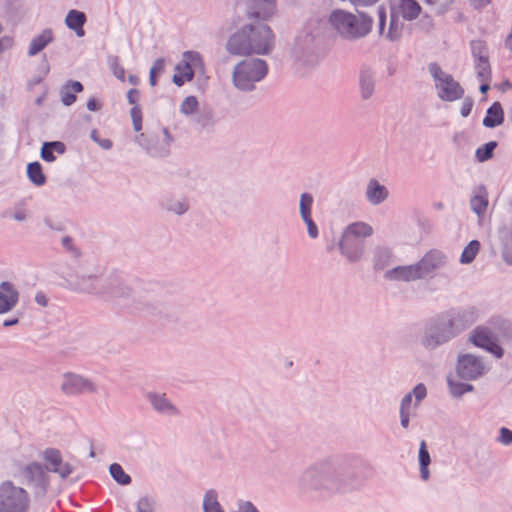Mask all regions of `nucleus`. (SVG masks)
<instances>
[{
    "mask_svg": "<svg viewBox=\"0 0 512 512\" xmlns=\"http://www.w3.org/2000/svg\"><path fill=\"white\" fill-rule=\"evenodd\" d=\"M428 71L433 79L436 95L441 101L454 102L464 97L465 90L462 85L438 63H430Z\"/></svg>",
    "mask_w": 512,
    "mask_h": 512,
    "instance_id": "obj_7",
    "label": "nucleus"
},
{
    "mask_svg": "<svg viewBox=\"0 0 512 512\" xmlns=\"http://www.w3.org/2000/svg\"><path fill=\"white\" fill-rule=\"evenodd\" d=\"M373 234V228L364 222H355L346 227L339 242V249L348 261H359L364 253V238Z\"/></svg>",
    "mask_w": 512,
    "mask_h": 512,
    "instance_id": "obj_6",
    "label": "nucleus"
},
{
    "mask_svg": "<svg viewBox=\"0 0 512 512\" xmlns=\"http://www.w3.org/2000/svg\"><path fill=\"white\" fill-rule=\"evenodd\" d=\"M87 21L86 14L82 11L71 9L65 17L66 26L75 32L78 37L85 35L84 24Z\"/></svg>",
    "mask_w": 512,
    "mask_h": 512,
    "instance_id": "obj_23",
    "label": "nucleus"
},
{
    "mask_svg": "<svg viewBox=\"0 0 512 512\" xmlns=\"http://www.w3.org/2000/svg\"><path fill=\"white\" fill-rule=\"evenodd\" d=\"M165 68V60L163 58H158L154 61L150 71H153L155 74H160L164 71Z\"/></svg>",
    "mask_w": 512,
    "mask_h": 512,
    "instance_id": "obj_57",
    "label": "nucleus"
},
{
    "mask_svg": "<svg viewBox=\"0 0 512 512\" xmlns=\"http://www.w3.org/2000/svg\"><path fill=\"white\" fill-rule=\"evenodd\" d=\"M411 403H412V395L411 394H407L402 399V402H401L400 418H401V425L404 428H407L409 425V410L411 407Z\"/></svg>",
    "mask_w": 512,
    "mask_h": 512,
    "instance_id": "obj_39",
    "label": "nucleus"
},
{
    "mask_svg": "<svg viewBox=\"0 0 512 512\" xmlns=\"http://www.w3.org/2000/svg\"><path fill=\"white\" fill-rule=\"evenodd\" d=\"M453 331L446 314L437 315L427 321L421 343L426 349L434 350L455 338Z\"/></svg>",
    "mask_w": 512,
    "mask_h": 512,
    "instance_id": "obj_8",
    "label": "nucleus"
},
{
    "mask_svg": "<svg viewBox=\"0 0 512 512\" xmlns=\"http://www.w3.org/2000/svg\"><path fill=\"white\" fill-rule=\"evenodd\" d=\"M413 395L415 396L417 402H420L426 396L425 386H415Z\"/></svg>",
    "mask_w": 512,
    "mask_h": 512,
    "instance_id": "obj_63",
    "label": "nucleus"
},
{
    "mask_svg": "<svg viewBox=\"0 0 512 512\" xmlns=\"http://www.w3.org/2000/svg\"><path fill=\"white\" fill-rule=\"evenodd\" d=\"M268 64L260 58L245 59L238 62L232 72V82L235 88L243 92L255 89V84L265 78Z\"/></svg>",
    "mask_w": 512,
    "mask_h": 512,
    "instance_id": "obj_5",
    "label": "nucleus"
},
{
    "mask_svg": "<svg viewBox=\"0 0 512 512\" xmlns=\"http://www.w3.org/2000/svg\"><path fill=\"white\" fill-rule=\"evenodd\" d=\"M43 223L50 230H54V231H63L64 230V227L60 222H56L50 217H45L43 219Z\"/></svg>",
    "mask_w": 512,
    "mask_h": 512,
    "instance_id": "obj_53",
    "label": "nucleus"
},
{
    "mask_svg": "<svg viewBox=\"0 0 512 512\" xmlns=\"http://www.w3.org/2000/svg\"><path fill=\"white\" fill-rule=\"evenodd\" d=\"M360 19L354 14L335 9L329 16L331 27L344 39L356 40L366 36L372 28L373 20L365 13H360Z\"/></svg>",
    "mask_w": 512,
    "mask_h": 512,
    "instance_id": "obj_4",
    "label": "nucleus"
},
{
    "mask_svg": "<svg viewBox=\"0 0 512 512\" xmlns=\"http://www.w3.org/2000/svg\"><path fill=\"white\" fill-rule=\"evenodd\" d=\"M44 475L45 469L40 463H30L23 469V476L29 482L40 480Z\"/></svg>",
    "mask_w": 512,
    "mask_h": 512,
    "instance_id": "obj_32",
    "label": "nucleus"
},
{
    "mask_svg": "<svg viewBox=\"0 0 512 512\" xmlns=\"http://www.w3.org/2000/svg\"><path fill=\"white\" fill-rule=\"evenodd\" d=\"M471 210L478 216L480 219V193L475 189L473 190V195L470 199Z\"/></svg>",
    "mask_w": 512,
    "mask_h": 512,
    "instance_id": "obj_48",
    "label": "nucleus"
},
{
    "mask_svg": "<svg viewBox=\"0 0 512 512\" xmlns=\"http://www.w3.org/2000/svg\"><path fill=\"white\" fill-rule=\"evenodd\" d=\"M192 121L202 131L211 132L216 124L215 113L212 108L204 106L192 117Z\"/></svg>",
    "mask_w": 512,
    "mask_h": 512,
    "instance_id": "obj_22",
    "label": "nucleus"
},
{
    "mask_svg": "<svg viewBox=\"0 0 512 512\" xmlns=\"http://www.w3.org/2000/svg\"><path fill=\"white\" fill-rule=\"evenodd\" d=\"M275 11V0H247L248 18L267 20Z\"/></svg>",
    "mask_w": 512,
    "mask_h": 512,
    "instance_id": "obj_17",
    "label": "nucleus"
},
{
    "mask_svg": "<svg viewBox=\"0 0 512 512\" xmlns=\"http://www.w3.org/2000/svg\"><path fill=\"white\" fill-rule=\"evenodd\" d=\"M176 73L172 77L173 83L181 87L186 81L194 78L195 71L204 73L205 64L201 54L197 51H185L182 54V60L175 67Z\"/></svg>",
    "mask_w": 512,
    "mask_h": 512,
    "instance_id": "obj_11",
    "label": "nucleus"
},
{
    "mask_svg": "<svg viewBox=\"0 0 512 512\" xmlns=\"http://www.w3.org/2000/svg\"><path fill=\"white\" fill-rule=\"evenodd\" d=\"M504 122V111L499 102H494L486 112V116L482 120V125L488 128H494Z\"/></svg>",
    "mask_w": 512,
    "mask_h": 512,
    "instance_id": "obj_25",
    "label": "nucleus"
},
{
    "mask_svg": "<svg viewBox=\"0 0 512 512\" xmlns=\"http://www.w3.org/2000/svg\"><path fill=\"white\" fill-rule=\"evenodd\" d=\"M111 476L121 485H127L131 482V478L125 473L121 465L114 463L110 466Z\"/></svg>",
    "mask_w": 512,
    "mask_h": 512,
    "instance_id": "obj_37",
    "label": "nucleus"
},
{
    "mask_svg": "<svg viewBox=\"0 0 512 512\" xmlns=\"http://www.w3.org/2000/svg\"><path fill=\"white\" fill-rule=\"evenodd\" d=\"M419 24L422 29L429 31L433 27V20L430 16L425 15L420 19Z\"/></svg>",
    "mask_w": 512,
    "mask_h": 512,
    "instance_id": "obj_61",
    "label": "nucleus"
},
{
    "mask_svg": "<svg viewBox=\"0 0 512 512\" xmlns=\"http://www.w3.org/2000/svg\"><path fill=\"white\" fill-rule=\"evenodd\" d=\"M199 103L195 96H187L180 105V112L185 116L193 117L199 111Z\"/></svg>",
    "mask_w": 512,
    "mask_h": 512,
    "instance_id": "obj_34",
    "label": "nucleus"
},
{
    "mask_svg": "<svg viewBox=\"0 0 512 512\" xmlns=\"http://www.w3.org/2000/svg\"><path fill=\"white\" fill-rule=\"evenodd\" d=\"M377 14H378V18H379V32L383 33V29L385 27V22H386V11H385V8L378 7Z\"/></svg>",
    "mask_w": 512,
    "mask_h": 512,
    "instance_id": "obj_58",
    "label": "nucleus"
},
{
    "mask_svg": "<svg viewBox=\"0 0 512 512\" xmlns=\"http://www.w3.org/2000/svg\"><path fill=\"white\" fill-rule=\"evenodd\" d=\"M239 512H259L251 502H243L239 505Z\"/></svg>",
    "mask_w": 512,
    "mask_h": 512,
    "instance_id": "obj_64",
    "label": "nucleus"
},
{
    "mask_svg": "<svg viewBox=\"0 0 512 512\" xmlns=\"http://www.w3.org/2000/svg\"><path fill=\"white\" fill-rule=\"evenodd\" d=\"M61 101L65 106H70L76 101V95L66 86L61 91Z\"/></svg>",
    "mask_w": 512,
    "mask_h": 512,
    "instance_id": "obj_43",
    "label": "nucleus"
},
{
    "mask_svg": "<svg viewBox=\"0 0 512 512\" xmlns=\"http://www.w3.org/2000/svg\"><path fill=\"white\" fill-rule=\"evenodd\" d=\"M137 512H153V503L148 498H142L137 505Z\"/></svg>",
    "mask_w": 512,
    "mask_h": 512,
    "instance_id": "obj_51",
    "label": "nucleus"
},
{
    "mask_svg": "<svg viewBox=\"0 0 512 512\" xmlns=\"http://www.w3.org/2000/svg\"><path fill=\"white\" fill-rule=\"evenodd\" d=\"M294 58L304 65H312L317 61L315 55L314 37L306 33L296 38L292 49Z\"/></svg>",
    "mask_w": 512,
    "mask_h": 512,
    "instance_id": "obj_14",
    "label": "nucleus"
},
{
    "mask_svg": "<svg viewBox=\"0 0 512 512\" xmlns=\"http://www.w3.org/2000/svg\"><path fill=\"white\" fill-rule=\"evenodd\" d=\"M359 90L362 100H369L375 93L376 72L368 65H362L359 70Z\"/></svg>",
    "mask_w": 512,
    "mask_h": 512,
    "instance_id": "obj_16",
    "label": "nucleus"
},
{
    "mask_svg": "<svg viewBox=\"0 0 512 512\" xmlns=\"http://www.w3.org/2000/svg\"><path fill=\"white\" fill-rule=\"evenodd\" d=\"M479 251L480 242L478 240L470 241L469 244L463 249L459 262L464 265L472 263Z\"/></svg>",
    "mask_w": 512,
    "mask_h": 512,
    "instance_id": "obj_31",
    "label": "nucleus"
},
{
    "mask_svg": "<svg viewBox=\"0 0 512 512\" xmlns=\"http://www.w3.org/2000/svg\"><path fill=\"white\" fill-rule=\"evenodd\" d=\"M500 19L499 12L494 6H487L482 9V21H484V27H482V33L492 32Z\"/></svg>",
    "mask_w": 512,
    "mask_h": 512,
    "instance_id": "obj_26",
    "label": "nucleus"
},
{
    "mask_svg": "<svg viewBox=\"0 0 512 512\" xmlns=\"http://www.w3.org/2000/svg\"><path fill=\"white\" fill-rule=\"evenodd\" d=\"M419 463H420V473L421 477L424 480L429 478V469L428 466L430 464V455L427 450L426 442L423 440L420 443L419 448Z\"/></svg>",
    "mask_w": 512,
    "mask_h": 512,
    "instance_id": "obj_33",
    "label": "nucleus"
},
{
    "mask_svg": "<svg viewBox=\"0 0 512 512\" xmlns=\"http://www.w3.org/2000/svg\"><path fill=\"white\" fill-rule=\"evenodd\" d=\"M275 47L272 29L263 23L245 24L232 33L225 44L233 56L268 55Z\"/></svg>",
    "mask_w": 512,
    "mask_h": 512,
    "instance_id": "obj_2",
    "label": "nucleus"
},
{
    "mask_svg": "<svg viewBox=\"0 0 512 512\" xmlns=\"http://www.w3.org/2000/svg\"><path fill=\"white\" fill-rule=\"evenodd\" d=\"M44 459L48 464H50L51 470L58 473L62 478L68 477L73 471V468L69 463L62 461L59 450H45Z\"/></svg>",
    "mask_w": 512,
    "mask_h": 512,
    "instance_id": "obj_21",
    "label": "nucleus"
},
{
    "mask_svg": "<svg viewBox=\"0 0 512 512\" xmlns=\"http://www.w3.org/2000/svg\"><path fill=\"white\" fill-rule=\"evenodd\" d=\"M365 196L367 201L373 205L377 206L386 201L389 197L388 188L381 184L377 179L371 178L368 181Z\"/></svg>",
    "mask_w": 512,
    "mask_h": 512,
    "instance_id": "obj_20",
    "label": "nucleus"
},
{
    "mask_svg": "<svg viewBox=\"0 0 512 512\" xmlns=\"http://www.w3.org/2000/svg\"><path fill=\"white\" fill-rule=\"evenodd\" d=\"M471 45H472V53H473L474 61H475L476 74L478 77H480V51H477L475 41H472Z\"/></svg>",
    "mask_w": 512,
    "mask_h": 512,
    "instance_id": "obj_55",
    "label": "nucleus"
},
{
    "mask_svg": "<svg viewBox=\"0 0 512 512\" xmlns=\"http://www.w3.org/2000/svg\"><path fill=\"white\" fill-rule=\"evenodd\" d=\"M65 86L68 87L73 93H79L83 91V85L79 81L70 80Z\"/></svg>",
    "mask_w": 512,
    "mask_h": 512,
    "instance_id": "obj_62",
    "label": "nucleus"
},
{
    "mask_svg": "<svg viewBox=\"0 0 512 512\" xmlns=\"http://www.w3.org/2000/svg\"><path fill=\"white\" fill-rule=\"evenodd\" d=\"M61 244H62L64 249H66L67 251L71 252L75 257H77L79 255L78 249H76L74 247L73 238L72 237L64 236L61 239Z\"/></svg>",
    "mask_w": 512,
    "mask_h": 512,
    "instance_id": "obj_49",
    "label": "nucleus"
},
{
    "mask_svg": "<svg viewBox=\"0 0 512 512\" xmlns=\"http://www.w3.org/2000/svg\"><path fill=\"white\" fill-rule=\"evenodd\" d=\"M392 251L387 247H376L374 250L373 266L375 270H382L389 265Z\"/></svg>",
    "mask_w": 512,
    "mask_h": 512,
    "instance_id": "obj_29",
    "label": "nucleus"
},
{
    "mask_svg": "<svg viewBox=\"0 0 512 512\" xmlns=\"http://www.w3.org/2000/svg\"><path fill=\"white\" fill-rule=\"evenodd\" d=\"M503 259L506 263L512 265V245L505 244L503 247Z\"/></svg>",
    "mask_w": 512,
    "mask_h": 512,
    "instance_id": "obj_59",
    "label": "nucleus"
},
{
    "mask_svg": "<svg viewBox=\"0 0 512 512\" xmlns=\"http://www.w3.org/2000/svg\"><path fill=\"white\" fill-rule=\"evenodd\" d=\"M469 341L476 347H480V326L474 328Z\"/></svg>",
    "mask_w": 512,
    "mask_h": 512,
    "instance_id": "obj_60",
    "label": "nucleus"
},
{
    "mask_svg": "<svg viewBox=\"0 0 512 512\" xmlns=\"http://www.w3.org/2000/svg\"><path fill=\"white\" fill-rule=\"evenodd\" d=\"M150 399L154 408L160 412H170L174 409L164 395H150Z\"/></svg>",
    "mask_w": 512,
    "mask_h": 512,
    "instance_id": "obj_40",
    "label": "nucleus"
},
{
    "mask_svg": "<svg viewBox=\"0 0 512 512\" xmlns=\"http://www.w3.org/2000/svg\"><path fill=\"white\" fill-rule=\"evenodd\" d=\"M140 97V91L136 88H132L127 92V101L129 104L135 106Z\"/></svg>",
    "mask_w": 512,
    "mask_h": 512,
    "instance_id": "obj_54",
    "label": "nucleus"
},
{
    "mask_svg": "<svg viewBox=\"0 0 512 512\" xmlns=\"http://www.w3.org/2000/svg\"><path fill=\"white\" fill-rule=\"evenodd\" d=\"M18 299L19 293L12 283L7 281L0 283V314L13 309Z\"/></svg>",
    "mask_w": 512,
    "mask_h": 512,
    "instance_id": "obj_19",
    "label": "nucleus"
},
{
    "mask_svg": "<svg viewBox=\"0 0 512 512\" xmlns=\"http://www.w3.org/2000/svg\"><path fill=\"white\" fill-rule=\"evenodd\" d=\"M27 176L29 180L36 186H42L46 182V177L42 171V166L38 161L31 162L27 165Z\"/></svg>",
    "mask_w": 512,
    "mask_h": 512,
    "instance_id": "obj_30",
    "label": "nucleus"
},
{
    "mask_svg": "<svg viewBox=\"0 0 512 512\" xmlns=\"http://www.w3.org/2000/svg\"><path fill=\"white\" fill-rule=\"evenodd\" d=\"M108 65L117 79L120 81L125 80V69L120 65L118 56H109Z\"/></svg>",
    "mask_w": 512,
    "mask_h": 512,
    "instance_id": "obj_41",
    "label": "nucleus"
},
{
    "mask_svg": "<svg viewBox=\"0 0 512 512\" xmlns=\"http://www.w3.org/2000/svg\"><path fill=\"white\" fill-rule=\"evenodd\" d=\"M498 440L504 445H509L512 442V431L506 427H502Z\"/></svg>",
    "mask_w": 512,
    "mask_h": 512,
    "instance_id": "obj_52",
    "label": "nucleus"
},
{
    "mask_svg": "<svg viewBox=\"0 0 512 512\" xmlns=\"http://www.w3.org/2000/svg\"><path fill=\"white\" fill-rule=\"evenodd\" d=\"M455 336L471 327L478 319L477 307L471 306L446 313Z\"/></svg>",
    "mask_w": 512,
    "mask_h": 512,
    "instance_id": "obj_13",
    "label": "nucleus"
},
{
    "mask_svg": "<svg viewBox=\"0 0 512 512\" xmlns=\"http://www.w3.org/2000/svg\"><path fill=\"white\" fill-rule=\"evenodd\" d=\"M496 147V141H490L482 147V162L489 160L493 156V151Z\"/></svg>",
    "mask_w": 512,
    "mask_h": 512,
    "instance_id": "obj_47",
    "label": "nucleus"
},
{
    "mask_svg": "<svg viewBox=\"0 0 512 512\" xmlns=\"http://www.w3.org/2000/svg\"><path fill=\"white\" fill-rule=\"evenodd\" d=\"M302 220L307 226V232H308V235L310 236V238H312V239L317 238L319 235V231H318V227H317L316 223L313 221L312 217L310 216V217L304 218Z\"/></svg>",
    "mask_w": 512,
    "mask_h": 512,
    "instance_id": "obj_45",
    "label": "nucleus"
},
{
    "mask_svg": "<svg viewBox=\"0 0 512 512\" xmlns=\"http://www.w3.org/2000/svg\"><path fill=\"white\" fill-rule=\"evenodd\" d=\"M399 9L406 20L416 19L421 12V7L416 0H400Z\"/></svg>",
    "mask_w": 512,
    "mask_h": 512,
    "instance_id": "obj_28",
    "label": "nucleus"
},
{
    "mask_svg": "<svg viewBox=\"0 0 512 512\" xmlns=\"http://www.w3.org/2000/svg\"><path fill=\"white\" fill-rule=\"evenodd\" d=\"M173 138L167 128L161 129V135L153 132L141 133L135 141L146 153L154 158H164L170 153Z\"/></svg>",
    "mask_w": 512,
    "mask_h": 512,
    "instance_id": "obj_10",
    "label": "nucleus"
},
{
    "mask_svg": "<svg viewBox=\"0 0 512 512\" xmlns=\"http://www.w3.org/2000/svg\"><path fill=\"white\" fill-rule=\"evenodd\" d=\"M512 342V322L500 315L490 317L482 325V350L496 359L504 356L503 346Z\"/></svg>",
    "mask_w": 512,
    "mask_h": 512,
    "instance_id": "obj_3",
    "label": "nucleus"
},
{
    "mask_svg": "<svg viewBox=\"0 0 512 512\" xmlns=\"http://www.w3.org/2000/svg\"><path fill=\"white\" fill-rule=\"evenodd\" d=\"M385 278L392 281L412 282L420 280L417 264L397 266L385 272Z\"/></svg>",
    "mask_w": 512,
    "mask_h": 512,
    "instance_id": "obj_18",
    "label": "nucleus"
},
{
    "mask_svg": "<svg viewBox=\"0 0 512 512\" xmlns=\"http://www.w3.org/2000/svg\"><path fill=\"white\" fill-rule=\"evenodd\" d=\"M69 284L79 292L106 297L131 314L151 317L160 322L175 323L183 315L182 306L171 297L150 286L131 287L115 276L101 279L94 274L81 275L69 280Z\"/></svg>",
    "mask_w": 512,
    "mask_h": 512,
    "instance_id": "obj_1",
    "label": "nucleus"
},
{
    "mask_svg": "<svg viewBox=\"0 0 512 512\" xmlns=\"http://www.w3.org/2000/svg\"><path fill=\"white\" fill-rule=\"evenodd\" d=\"M40 155L41 158L47 162H53L56 159L54 151L51 149L50 144H48V142H45L42 145Z\"/></svg>",
    "mask_w": 512,
    "mask_h": 512,
    "instance_id": "obj_46",
    "label": "nucleus"
},
{
    "mask_svg": "<svg viewBox=\"0 0 512 512\" xmlns=\"http://www.w3.org/2000/svg\"><path fill=\"white\" fill-rule=\"evenodd\" d=\"M491 68L487 57L482 54V94H486L490 89Z\"/></svg>",
    "mask_w": 512,
    "mask_h": 512,
    "instance_id": "obj_38",
    "label": "nucleus"
},
{
    "mask_svg": "<svg viewBox=\"0 0 512 512\" xmlns=\"http://www.w3.org/2000/svg\"><path fill=\"white\" fill-rule=\"evenodd\" d=\"M457 375L461 380L473 381L480 375V360L472 354H463L458 357L456 365Z\"/></svg>",
    "mask_w": 512,
    "mask_h": 512,
    "instance_id": "obj_15",
    "label": "nucleus"
},
{
    "mask_svg": "<svg viewBox=\"0 0 512 512\" xmlns=\"http://www.w3.org/2000/svg\"><path fill=\"white\" fill-rule=\"evenodd\" d=\"M162 207L168 212L183 215L188 211L189 204L185 199L170 197L163 200Z\"/></svg>",
    "mask_w": 512,
    "mask_h": 512,
    "instance_id": "obj_27",
    "label": "nucleus"
},
{
    "mask_svg": "<svg viewBox=\"0 0 512 512\" xmlns=\"http://www.w3.org/2000/svg\"><path fill=\"white\" fill-rule=\"evenodd\" d=\"M400 34H401V29L399 28L398 20L395 19L393 16H391L387 37L393 41V40L398 39Z\"/></svg>",
    "mask_w": 512,
    "mask_h": 512,
    "instance_id": "obj_44",
    "label": "nucleus"
},
{
    "mask_svg": "<svg viewBox=\"0 0 512 512\" xmlns=\"http://www.w3.org/2000/svg\"><path fill=\"white\" fill-rule=\"evenodd\" d=\"M473 390V386L471 385H468V386H451V394L455 397L463 394V393H467V392H471Z\"/></svg>",
    "mask_w": 512,
    "mask_h": 512,
    "instance_id": "obj_56",
    "label": "nucleus"
},
{
    "mask_svg": "<svg viewBox=\"0 0 512 512\" xmlns=\"http://www.w3.org/2000/svg\"><path fill=\"white\" fill-rule=\"evenodd\" d=\"M29 495L21 487L7 481L0 486V512H27Z\"/></svg>",
    "mask_w": 512,
    "mask_h": 512,
    "instance_id": "obj_9",
    "label": "nucleus"
},
{
    "mask_svg": "<svg viewBox=\"0 0 512 512\" xmlns=\"http://www.w3.org/2000/svg\"><path fill=\"white\" fill-rule=\"evenodd\" d=\"M62 377V384H92L89 379H86L82 375L73 372L64 373Z\"/></svg>",
    "mask_w": 512,
    "mask_h": 512,
    "instance_id": "obj_42",
    "label": "nucleus"
},
{
    "mask_svg": "<svg viewBox=\"0 0 512 512\" xmlns=\"http://www.w3.org/2000/svg\"><path fill=\"white\" fill-rule=\"evenodd\" d=\"M204 512H224L217 500V495L214 491H208L203 501Z\"/></svg>",
    "mask_w": 512,
    "mask_h": 512,
    "instance_id": "obj_36",
    "label": "nucleus"
},
{
    "mask_svg": "<svg viewBox=\"0 0 512 512\" xmlns=\"http://www.w3.org/2000/svg\"><path fill=\"white\" fill-rule=\"evenodd\" d=\"M314 198L310 193L304 192L300 195L299 212L301 219L311 216Z\"/></svg>",
    "mask_w": 512,
    "mask_h": 512,
    "instance_id": "obj_35",
    "label": "nucleus"
},
{
    "mask_svg": "<svg viewBox=\"0 0 512 512\" xmlns=\"http://www.w3.org/2000/svg\"><path fill=\"white\" fill-rule=\"evenodd\" d=\"M416 264L421 279L433 278L448 264V256L439 249H431Z\"/></svg>",
    "mask_w": 512,
    "mask_h": 512,
    "instance_id": "obj_12",
    "label": "nucleus"
},
{
    "mask_svg": "<svg viewBox=\"0 0 512 512\" xmlns=\"http://www.w3.org/2000/svg\"><path fill=\"white\" fill-rule=\"evenodd\" d=\"M463 102L461 105L460 113L462 117H467L471 113V110L473 108V99L471 97H463Z\"/></svg>",
    "mask_w": 512,
    "mask_h": 512,
    "instance_id": "obj_50",
    "label": "nucleus"
},
{
    "mask_svg": "<svg viewBox=\"0 0 512 512\" xmlns=\"http://www.w3.org/2000/svg\"><path fill=\"white\" fill-rule=\"evenodd\" d=\"M54 39L53 31L50 28L44 29L41 34L35 36L31 42L28 49L29 56H35L39 52H41L49 43H51Z\"/></svg>",
    "mask_w": 512,
    "mask_h": 512,
    "instance_id": "obj_24",
    "label": "nucleus"
}]
</instances>
